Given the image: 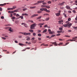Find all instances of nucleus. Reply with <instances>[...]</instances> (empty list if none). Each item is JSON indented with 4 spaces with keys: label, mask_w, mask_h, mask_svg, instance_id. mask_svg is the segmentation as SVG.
<instances>
[{
    "label": "nucleus",
    "mask_w": 77,
    "mask_h": 77,
    "mask_svg": "<svg viewBox=\"0 0 77 77\" xmlns=\"http://www.w3.org/2000/svg\"><path fill=\"white\" fill-rule=\"evenodd\" d=\"M22 25H24V27H28V26L25 23H21Z\"/></svg>",
    "instance_id": "nucleus-5"
},
{
    "label": "nucleus",
    "mask_w": 77,
    "mask_h": 77,
    "mask_svg": "<svg viewBox=\"0 0 77 77\" xmlns=\"http://www.w3.org/2000/svg\"><path fill=\"white\" fill-rule=\"evenodd\" d=\"M73 29H77V26L76 27H73Z\"/></svg>",
    "instance_id": "nucleus-45"
},
{
    "label": "nucleus",
    "mask_w": 77,
    "mask_h": 77,
    "mask_svg": "<svg viewBox=\"0 0 77 77\" xmlns=\"http://www.w3.org/2000/svg\"><path fill=\"white\" fill-rule=\"evenodd\" d=\"M26 40H27V41H30V37H28V38L26 39Z\"/></svg>",
    "instance_id": "nucleus-20"
},
{
    "label": "nucleus",
    "mask_w": 77,
    "mask_h": 77,
    "mask_svg": "<svg viewBox=\"0 0 77 77\" xmlns=\"http://www.w3.org/2000/svg\"><path fill=\"white\" fill-rule=\"evenodd\" d=\"M44 16H45V15H49V14H43Z\"/></svg>",
    "instance_id": "nucleus-33"
},
{
    "label": "nucleus",
    "mask_w": 77,
    "mask_h": 77,
    "mask_svg": "<svg viewBox=\"0 0 77 77\" xmlns=\"http://www.w3.org/2000/svg\"><path fill=\"white\" fill-rule=\"evenodd\" d=\"M22 16H24V15H26V16H28L29 14H27L25 13V14H22Z\"/></svg>",
    "instance_id": "nucleus-9"
},
{
    "label": "nucleus",
    "mask_w": 77,
    "mask_h": 77,
    "mask_svg": "<svg viewBox=\"0 0 77 77\" xmlns=\"http://www.w3.org/2000/svg\"><path fill=\"white\" fill-rule=\"evenodd\" d=\"M60 34L59 33L56 35V36H60Z\"/></svg>",
    "instance_id": "nucleus-47"
},
{
    "label": "nucleus",
    "mask_w": 77,
    "mask_h": 77,
    "mask_svg": "<svg viewBox=\"0 0 77 77\" xmlns=\"http://www.w3.org/2000/svg\"><path fill=\"white\" fill-rule=\"evenodd\" d=\"M66 8L67 9L71 10V8H70V7L68 5H67L66 6Z\"/></svg>",
    "instance_id": "nucleus-8"
},
{
    "label": "nucleus",
    "mask_w": 77,
    "mask_h": 77,
    "mask_svg": "<svg viewBox=\"0 0 77 77\" xmlns=\"http://www.w3.org/2000/svg\"><path fill=\"white\" fill-rule=\"evenodd\" d=\"M0 11H2V7H0Z\"/></svg>",
    "instance_id": "nucleus-59"
},
{
    "label": "nucleus",
    "mask_w": 77,
    "mask_h": 77,
    "mask_svg": "<svg viewBox=\"0 0 77 77\" xmlns=\"http://www.w3.org/2000/svg\"><path fill=\"white\" fill-rule=\"evenodd\" d=\"M46 5H42L41 6V7H42V8H45V6Z\"/></svg>",
    "instance_id": "nucleus-34"
},
{
    "label": "nucleus",
    "mask_w": 77,
    "mask_h": 77,
    "mask_svg": "<svg viewBox=\"0 0 77 77\" xmlns=\"http://www.w3.org/2000/svg\"><path fill=\"white\" fill-rule=\"evenodd\" d=\"M63 26L64 27H67V24H65V25H63Z\"/></svg>",
    "instance_id": "nucleus-30"
},
{
    "label": "nucleus",
    "mask_w": 77,
    "mask_h": 77,
    "mask_svg": "<svg viewBox=\"0 0 77 77\" xmlns=\"http://www.w3.org/2000/svg\"><path fill=\"white\" fill-rule=\"evenodd\" d=\"M65 36H66V37H68V38H69V37H70V36L69 35H65Z\"/></svg>",
    "instance_id": "nucleus-51"
},
{
    "label": "nucleus",
    "mask_w": 77,
    "mask_h": 77,
    "mask_svg": "<svg viewBox=\"0 0 77 77\" xmlns=\"http://www.w3.org/2000/svg\"><path fill=\"white\" fill-rule=\"evenodd\" d=\"M37 13L38 14H40V13H42V11H38L37 12Z\"/></svg>",
    "instance_id": "nucleus-24"
},
{
    "label": "nucleus",
    "mask_w": 77,
    "mask_h": 77,
    "mask_svg": "<svg viewBox=\"0 0 77 77\" xmlns=\"http://www.w3.org/2000/svg\"><path fill=\"white\" fill-rule=\"evenodd\" d=\"M77 38V36H75V37H73L72 39H76Z\"/></svg>",
    "instance_id": "nucleus-36"
},
{
    "label": "nucleus",
    "mask_w": 77,
    "mask_h": 77,
    "mask_svg": "<svg viewBox=\"0 0 77 77\" xmlns=\"http://www.w3.org/2000/svg\"><path fill=\"white\" fill-rule=\"evenodd\" d=\"M26 10H27V8H24V9H23V11H26Z\"/></svg>",
    "instance_id": "nucleus-22"
},
{
    "label": "nucleus",
    "mask_w": 77,
    "mask_h": 77,
    "mask_svg": "<svg viewBox=\"0 0 77 77\" xmlns=\"http://www.w3.org/2000/svg\"><path fill=\"white\" fill-rule=\"evenodd\" d=\"M33 36H36V34L35 33H33Z\"/></svg>",
    "instance_id": "nucleus-25"
},
{
    "label": "nucleus",
    "mask_w": 77,
    "mask_h": 77,
    "mask_svg": "<svg viewBox=\"0 0 77 77\" xmlns=\"http://www.w3.org/2000/svg\"><path fill=\"white\" fill-rule=\"evenodd\" d=\"M57 32L58 33H63V32L62 31H57Z\"/></svg>",
    "instance_id": "nucleus-16"
},
{
    "label": "nucleus",
    "mask_w": 77,
    "mask_h": 77,
    "mask_svg": "<svg viewBox=\"0 0 77 77\" xmlns=\"http://www.w3.org/2000/svg\"><path fill=\"white\" fill-rule=\"evenodd\" d=\"M36 26V24L34 23L31 26L30 29H34V27Z\"/></svg>",
    "instance_id": "nucleus-1"
},
{
    "label": "nucleus",
    "mask_w": 77,
    "mask_h": 77,
    "mask_svg": "<svg viewBox=\"0 0 77 77\" xmlns=\"http://www.w3.org/2000/svg\"><path fill=\"white\" fill-rule=\"evenodd\" d=\"M46 32H47V29L44 30L43 31V33H45Z\"/></svg>",
    "instance_id": "nucleus-23"
},
{
    "label": "nucleus",
    "mask_w": 77,
    "mask_h": 77,
    "mask_svg": "<svg viewBox=\"0 0 77 77\" xmlns=\"http://www.w3.org/2000/svg\"><path fill=\"white\" fill-rule=\"evenodd\" d=\"M48 26V25H45L44 26V27H45V28H46V27H47V26Z\"/></svg>",
    "instance_id": "nucleus-48"
},
{
    "label": "nucleus",
    "mask_w": 77,
    "mask_h": 77,
    "mask_svg": "<svg viewBox=\"0 0 77 77\" xmlns=\"http://www.w3.org/2000/svg\"><path fill=\"white\" fill-rule=\"evenodd\" d=\"M66 24H67V27H69L72 26V23H67Z\"/></svg>",
    "instance_id": "nucleus-4"
},
{
    "label": "nucleus",
    "mask_w": 77,
    "mask_h": 77,
    "mask_svg": "<svg viewBox=\"0 0 77 77\" xmlns=\"http://www.w3.org/2000/svg\"><path fill=\"white\" fill-rule=\"evenodd\" d=\"M11 18L12 20H13V19H15V17H11Z\"/></svg>",
    "instance_id": "nucleus-35"
},
{
    "label": "nucleus",
    "mask_w": 77,
    "mask_h": 77,
    "mask_svg": "<svg viewBox=\"0 0 77 77\" xmlns=\"http://www.w3.org/2000/svg\"><path fill=\"white\" fill-rule=\"evenodd\" d=\"M71 20V18H69L68 19V21H70Z\"/></svg>",
    "instance_id": "nucleus-42"
},
{
    "label": "nucleus",
    "mask_w": 77,
    "mask_h": 77,
    "mask_svg": "<svg viewBox=\"0 0 77 77\" xmlns=\"http://www.w3.org/2000/svg\"><path fill=\"white\" fill-rule=\"evenodd\" d=\"M20 18L21 19H22V20H23V19H24V18H23V16H20Z\"/></svg>",
    "instance_id": "nucleus-26"
},
{
    "label": "nucleus",
    "mask_w": 77,
    "mask_h": 77,
    "mask_svg": "<svg viewBox=\"0 0 77 77\" xmlns=\"http://www.w3.org/2000/svg\"><path fill=\"white\" fill-rule=\"evenodd\" d=\"M34 41L35 42L32 41V43H33L34 44H35V43H36V41H37L36 40H34Z\"/></svg>",
    "instance_id": "nucleus-28"
},
{
    "label": "nucleus",
    "mask_w": 77,
    "mask_h": 77,
    "mask_svg": "<svg viewBox=\"0 0 77 77\" xmlns=\"http://www.w3.org/2000/svg\"><path fill=\"white\" fill-rule=\"evenodd\" d=\"M40 32H41V30H38V33H40Z\"/></svg>",
    "instance_id": "nucleus-62"
},
{
    "label": "nucleus",
    "mask_w": 77,
    "mask_h": 77,
    "mask_svg": "<svg viewBox=\"0 0 77 77\" xmlns=\"http://www.w3.org/2000/svg\"><path fill=\"white\" fill-rule=\"evenodd\" d=\"M19 33H21L22 34H23L24 35H30L31 33H26V32H20Z\"/></svg>",
    "instance_id": "nucleus-2"
},
{
    "label": "nucleus",
    "mask_w": 77,
    "mask_h": 77,
    "mask_svg": "<svg viewBox=\"0 0 77 77\" xmlns=\"http://www.w3.org/2000/svg\"><path fill=\"white\" fill-rule=\"evenodd\" d=\"M44 24V23H40L38 24V26H43Z\"/></svg>",
    "instance_id": "nucleus-11"
},
{
    "label": "nucleus",
    "mask_w": 77,
    "mask_h": 77,
    "mask_svg": "<svg viewBox=\"0 0 77 77\" xmlns=\"http://www.w3.org/2000/svg\"><path fill=\"white\" fill-rule=\"evenodd\" d=\"M38 41H41V38H38Z\"/></svg>",
    "instance_id": "nucleus-46"
},
{
    "label": "nucleus",
    "mask_w": 77,
    "mask_h": 77,
    "mask_svg": "<svg viewBox=\"0 0 77 77\" xmlns=\"http://www.w3.org/2000/svg\"><path fill=\"white\" fill-rule=\"evenodd\" d=\"M1 19H4V17L3 16H2L1 17Z\"/></svg>",
    "instance_id": "nucleus-53"
},
{
    "label": "nucleus",
    "mask_w": 77,
    "mask_h": 77,
    "mask_svg": "<svg viewBox=\"0 0 77 77\" xmlns=\"http://www.w3.org/2000/svg\"><path fill=\"white\" fill-rule=\"evenodd\" d=\"M55 15H56L57 17H58V16H59L60 15V13H58L55 14Z\"/></svg>",
    "instance_id": "nucleus-13"
},
{
    "label": "nucleus",
    "mask_w": 77,
    "mask_h": 77,
    "mask_svg": "<svg viewBox=\"0 0 77 77\" xmlns=\"http://www.w3.org/2000/svg\"><path fill=\"white\" fill-rule=\"evenodd\" d=\"M69 42L66 43V44L65 45H64V46H66V45H68V44H69Z\"/></svg>",
    "instance_id": "nucleus-38"
},
{
    "label": "nucleus",
    "mask_w": 77,
    "mask_h": 77,
    "mask_svg": "<svg viewBox=\"0 0 77 77\" xmlns=\"http://www.w3.org/2000/svg\"><path fill=\"white\" fill-rule=\"evenodd\" d=\"M2 38L3 39H4L5 40V39H6V38L4 37H2Z\"/></svg>",
    "instance_id": "nucleus-43"
},
{
    "label": "nucleus",
    "mask_w": 77,
    "mask_h": 77,
    "mask_svg": "<svg viewBox=\"0 0 77 77\" xmlns=\"http://www.w3.org/2000/svg\"><path fill=\"white\" fill-rule=\"evenodd\" d=\"M18 12V10H15L14 11V12Z\"/></svg>",
    "instance_id": "nucleus-49"
},
{
    "label": "nucleus",
    "mask_w": 77,
    "mask_h": 77,
    "mask_svg": "<svg viewBox=\"0 0 77 77\" xmlns=\"http://www.w3.org/2000/svg\"><path fill=\"white\" fill-rule=\"evenodd\" d=\"M51 43L52 44H54V46H57L58 45V44H57V43H56V42H51Z\"/></svg>",
    "instance_id": "nucleus-3"
},
{
    "label": "nucleus",
    "mask_w": 77,
    "mask_h": 77,
    "mask_svg": "<svg viewBox=\"0 0 77 77\" xmlns=\"http://www.w3.org/2000/svg\"><path fill=\"white\" fill-rule=\"evenodd\" d=\"M46 9V8H42L40 9V10L41 11H45Z\"/></svg>",
    "instance_id": "nucleus-6"
},
{
    "label": "nucleus",
    "mask_w": 77,
    "mask_h": 77,
    "mask_svg": "<svg viewBox=\"0 0 77 77\" xmlns=\"http://www.w3.org/2000/svg\"><path fill=\"white\" fill-rule=\"evenodd\" d=\"M42 4L43 5H47V3H45V2H43L42 3Z\"/></svg>",
    "instance_id": "nucleus-32"
},
{
    "label": "nucleus",
    "mask_w": 77,
    "mask_h": 77,
    "mask_svg": "<svg viewBox=\"0 0 77 77\" xmlns=\"http://www.w3.org/2000/svg\"><path fill=\"white\" fill-rule=\"evenodd\" d=\"M59 29L60 30H63V28H62L60 27Z\"/></svg>",
    "instance_id": "nucleus-29"
},
{
    "label": "nucleus",
    "mask_w": 77,
    "mask_h": 77,
    "mask_svg": "<svg viewBox=\"0 0 77 77\" xmlns=\"http://www.w3.org/2000/svg\"><path fill=\"white\" fill-rule=\"evenodd\" d=\"M49 18H47L46 19V21H47V20H49Z\"/></svg>",
    "instance_id": "nucleus-61"
},
{
    "label": "nucleus",
    "mask_w": 77,
    "mask_h": 77,
    "mask_svg": "<svg viewBox=\"0 0 77 77\" xmlns=\"http://www.w3.org/2000/svg\"><path fill=\"white\" fill-rule=\"evenodd\" d=\"M49 34H51V35H53V34H54V32H49Z\"/></svg>",
    "instance_id": "nucleus-10"
},
{
    "label": "nucleus",
    "mask_w": 77,
    "mask_h": 77,
    "mask_svg": "<svg viewBox=\"0 0 77 77\" xmlns=\"http://www.w3.org/2000/svg\"><path fill=\"white\" fill-rule=\"evenodd\" d=\"M19 45H20V46H21L22 45H24V44H23L22 43H19Z\"/></svg>",
    "instance_id": "nucleus-27"
},
{
    "label": "nucleus",
    "mask_w": 77,
    "mask_h": 77,
    "mask_svg": "<svg viewBox=\"0 0 77 77\" xmlns=\"http://www.w3.org/2000/svg\"><path fill=\"white\" fill-rule=\"evenodd\" d=\"M13 14H11L10 15V17H12Z\"/></svg>",
    "instance_id": "nucleus-60"
},
{
    "label": "nucleus",
    "mask_w": 77,
    "mask_h": 77,
    "mask_svg": "<svg viewBox=\"0 0 77 77\" xmlns=\"http://www.w3.org/2000/svg\"><path fill=\"white\" fill-rule=\"evenodd\" d=\"M59 23H62L63 22V20H60L58 21Z\"/></svg>",
    "instance_id": "nucleus-44"
},
{
    "label": "nucleus",
    "mask_w": 77,
    "mask_h": 77,
    "mask_svg": "<svg viewBox=\"0 0 77 77\" xmlns=\"http://www.w3.org/2000/svg\"><path fill=\"white\" fill-rule=\"evenodd\" d=\"M29 32H31V33L33 32V30H32V29H29Z\"/></svg>",
    "instance_id": "nucleus-18"
},
{
    "label": "nucleus",
    "mask_w": 77,
    "mask_h": 77,
    "mask_svg": "<svg viewBox=\"0 0 77 77\" xmlns=\"http://www.w3.org/2000/svg\"><path fill=\"white\" fill-rule=\"evenodd\" d=\"M38 14H34L31 16V18H33V17H35V16H38Z\"/></svg>",
    "instance_id": "nucleus-12"
},
{
    "label": "nucleus",
    "mask_w": 77,
    "mask_h": 77,
    "mask_svg": "<svg viewBox=\"0 0 77 77\" xmlns=\"http://www.w3.org/2000/svg\"><path fill=\"white\" fill-rule=\"evenodd\" d=\"M20 15L18 14H16V17H20Z\"/></svg>",
    "instance_id": "nucleus-40"
},
{
    "label": "nucleus",
    "mask_w": 77,
    "mask_h": 77,
    "mask_svg": "<svg viewBox=\"0 0 77 77\" xmlns=\"http://www.w3.org/2000/svg\"><path fill=\"white\" fill-rule=\"evenodd\" d=\"M45 8H50V7L49 6L46 5Z\"/></svg>",
    "instance_id": "nucleus-21"
},
{
    "label": "nucleus",
    "mask_w": 77,
    "mask_h": 77,
    "mask_svg": "<svg viewBox=\"0 0 77 77\" xmlns=\"http://www.w3.org/2000/svg\"><path fill=\"white\" fill-rule=\"evenodd\" d=\"M56 36V35H51V37L52 38H53V37H54V36Z\"/></svg>",
    "instance_id": "nucleus-31"
},
{
    "label": "nucleus",
    "mask_w": 77,
    "mask_h": 77,
    "mask_svg": "<svg viewBox=\"0 0 77 77\" xmlns=\"http://www.w3.org/2000/svg\"><path fill=\"white\" fill-rule=\"evenodd\" d=\"M48 4H51V2L50 1H48Z\"/></svg>",
    "instance_id": "nucleus-55"
},
{
    "label": "nucleus",
    "mask_w": 77,
    "mask_h": 77,
    "mask_svg": "<svg viewBox=\"0 0 77 77\" xmlns=\"http://www.w3.org/2000/svg\"><path fill=\"white\" fill-rule=\"evenodd\" d=\"M14 11H11V13H10V14H14Z\"/></svg>",
    "instance_id": "nucleus-50"
},
{
    "label": "nucleus",
    "mask_w": 77,
    "mask_h": 77,
    "mask_svg": "<svg viewBox=\"0 0 77 77\" xmlns=\"http://www.w3.org/2000/svg\"><path fill=\"white\" fill-rule=\"evenodd\" d=\"M9 31H10V32H14L13 30H12L11 29L9 30Z\"/></svg>",
    "instance_id": "nucleus-52"
},
{
    "label": "nucleus",
    "mask_w": 77,
    "mask_h": 77,
    "mask_svg": "<svg viewBox=\"0 0 77 77\" xmlns=\"http://www.w3.org/2000/svg\"><path fill=\"white\" fill-rule=\"evenodd\" d=\"M19 38H22V36H21V35H20L19 36Z\"/></svg>",
    "instance_id": "nucleus-57"
},
{
    "label": "nucleus",
    "mask_w": 77,
    "mask_h": 77,
    "mask_svg": "<svg viewBox=\"0 0 77 77\" xmlns=\"http://www.w3.org/2000/svg\"><path fill=\"white\" fill-rule=\"evenodd\" d=\"M35 40V38L33 37L31 38V41H34Z\"/></svg>",
    "instance_id": "nucleus-37"
},
{
    "label": "nucleus",
    "mask_w": 77,
    "mask_h": 77,
    "mask_svg": "<svg viewBox=\"0 0 77 77\" xmlns=\"http://www.w3.org/2000/svg\"><path fill=\"white\" fill-rule=\"evenodd\" d=\"M34 5H38V3H35L34 4Z\"/></svg>",
    "instance_id": "nucleus-58"
},
{
    "label": "nucleus",
    "mask_w": 77,
    "mask_h": 77,
    "mask_svg": "<svg viewBox=\"0 0 77 77\" xmlns=\"http://www.w3.org/2000/svg\"><path fill=\"white\" fill-rule=\"evenodd\" d=\"M42 1H39L37 2V3H38L39 5V3H42Z\"/></svg>",
    "instance_id": "nucleus-15"
},
{
    "label": "nucleus",
    "mask_w": 77,
    "mask_h": 77,
    "mask_svg": "<svg viewBox=\"0 0 77 77\" xmlns=\"http://www.w3.org/2000/svg\"><path fill=\"white\" fill-rule=\"evenodd\" d=\"M38 36H41V34L40 33H39L38 34Z\"/></svg>",
    "instance_id": "nucleus-39"
},
{
    "label": "nucleus",
    "mask_w": 77,
    "mask_h": 77,
    "mask_svg": "<svg viewBox=\"0 0 77 77\" xmlns=\"http://www.w3.org/2000/svg\"><path fill=\"white\" fill-rule=\"evenodd\" d=\"M42 17L40 16L38 17L37 18V20H39V19H41L42 18Z\"/></svg>",
    "instance_id": "nucleus-19"
},
{
    "label": "nucleus",
    "mask_w": 77,
    "mask_h": 77,
    "mask_svg": "<svg viewBox=\"0 0 77 77\" xmlns=\"http://www.w3.org/2000/svg\"><path fill=\"white\" fill-rule=\"evenodd\" d=\"M6 5V3L4 4H0V6H5V5Z\"/></svg>",
    "instance_id": "nucleus-14"
},
{
    "label": "nucleus",
    "mask_w": 77,
    "mask_h": 77,
    "mask_svg": "<svg viewBox=\"0 0 77 77\" xmlns=\"http://www.w3.org/2000/svg\"><path fill=\"white\" fill-rule=\"evenodd\" d=\"M48 31L49 32H51V29H48Z\"/></svg>",
    "instance_id": "nucleus-64"
},
{
    "label": "nucleus",
    "mask_w": 77,
    "mask_h": 77,
    "mask_svg": "<svg viewBox=\"0 0 77 77\" xmlns=\"http://www.w3.org/2000/svg\"><path fill=\"white\" fill-rule=\"evenodd\" d=\"M64 3H65V2H63L62 3H60L59 4V5L60 6H63L64 5Z\"/></svg>",
    "instance_id": "nucleus-7"
},
{
    "label": "nucleus",
    "mask_w": 77,
    "mask_h": 77,
    "mask_svg": "<svg viewBox=\"0 0 77 77\" xmlns=\"http://www.w3.org/2000/svg\"><path fill=\"white\" fill-rule=\"evenodd\" d=\"M70 41H75V40L72 39L70 40Z\"/></svg>",
    "instance_id": "nucleus-41"
},
{
    "label": "nucleus",
    "mask_w": 77,
    "mask_h": 77,
    "mask_svg": "<svg viewBox=\"0 0 77 77\" xmlns=\"http://www.w3.org/2000/svg\"><path fill=\"white\" fill-rule=\"evenodd\" d=\"M44 46H45V47H47V46H48V45L46 44V45H44Z\"/></svg>",
    "instance_id": "nucleus-56"
},
{
    "label": "nucleus",
    "mask_w": 77,
    "mask_h": 77,
    "mask_svg": "<svg viewBox=\"0 0 77 77\" xmlns=\"http://www.w3.org/2000/svg\"><path fill=\"white\" fill-rule=\"evenodd\" d=\"M62 44H63V43H60L58 44V45H62Z\"/></svg>",
    "instance_id": "nucleus-54"
},
{
    "label": "nucleus",
    "mask_w": 77,
    "mask_h": 77,
    "mask_svg": "<svg viewBox=\"0 0 77 77\" xmlns=\"http://www.w3.org/2000/svg\"><path fill=\"white\" fill-rule=\"evenodd\" d=\"M45 11H46V12H50V10H47V8H46L45 10Z\"/></svg>",
    "instance_id": "nucleus-17"
},
{
    "label": "nucleus",
    "mask_w": 77,
    "mask_h": 77,
    "mask_svg": "<svg viewBox=\"0 0 77 77\" xmlns=\"http://www.w3.org/2000/svg\"><path fill=\"white\" fill-rule=\"evenodd\" d=\"M13 9H15V8H17V7H14L13 6Z\"/></svg>",
    "instance_id": "nucleus-63"
}]
</instances>
